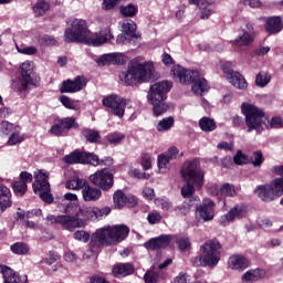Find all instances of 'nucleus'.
<instances>
[{
  "instance_id": "473e14b6",
  "label": "nucleus",
  "mask_w": 283,
  "mask_h": 283,
  "mask_svg": "<svg viewBox=\"0 0 283 283\" xmlns=\"http://www.w3.org/2000/svg\"><path fill=\"white\" fill-rule=\"evenodd\" d=\"M124 34H127L130 39H140V34L136 33V23L134 21L124 22L122 25Z\"/></svg>"
},
{
  "instance_id": "c9c22d12",
  "label": "nucleus",
  "mask_w": 283,
  "mask_h": 283,
  "mask_svg": "<svg viewBox=\"0 0 283 283\" xmlns=\"http://www.w3.org/2000/svg\"><path fill=\"white\" fill-rule=\"evenodd\" d=\"M174 123H175L174 117L171 116L166 117L157 123L156 129L157 132H169V129L174 127Z\"/></svg>"
},
{
  "instance_id": "49530a36",
  "label": "nucleus",
  "mask_w": 283,
  "mask_h": 283,
  "mask_svg": "<svg viewBox=\"0 0 283 283\" xmlns=\"http://www.w3.org/2000/svg\"><path fill=\"white\" fill-rule=\"evenodd\" d=\"M111 212H112V209H109V207H104L101 209L93 207V220H101V218L105 216H109Z\"/></svg>"
},
{
  "instance_id": "423d86ee",
  "label": "nucleus",
  "mask_w": 283,
  "mask_h": 283,
  "mask_svg": "<svg viewBox=\"0 0 283 283\" xmlns=\"http://www.w3.org/2000/svg\"><path fill=\"white\" fill-rule=\"evenodd\" d=\"M241 114L245 116L248 132L262 134L264 129H269V118L264 115V111H262V108L244 102L241 104Z\"/></svg>"
},
{
  "instance_id": "a19ab883",
  "label": "nucleus",
  "mask_w": 283,
  "mask_h": 283,
  "mask_svg": "<svg viewBox=\"0 0 283 283\" xmlns=\"http://www.w3.org/2000/svg\"><path fill=\"white\" fill-rule=\"evenodd\" d=\"M11 251L15 255H25L30 251V248L24 242H17L11 245Z\"/></svg>"
},
{
  "instance_id": "7ed1b4c3",
  "label": "nucleus",
  "mask_w": 283,
  "mask_h": 283,
  "mask_svg": "<svg viewBox=\"0 0 283 283\" xmlns=\"http://www.w3.org/2000/svg\"><path fill=\"white\" fill-rule=\"evenodd\" d=\"M129 235V228L127 226L104 227L96 230L91 238L92 249L96 247H114L118 242H123Z\"/></svg>"
},
{
  "instance_id": "b1692460",
  "label": "nucleus",
  "mask_w": 283,
  "mask_h": 283,
  "mask_svg": "<svg viewBox=\"0 0 283 283\" xmlns=\"http://www.w3.org/2000/svg\"><path fill=\"white\" fill-rule=\"evenodd\" d=\"M113 200L115 207H125L127 205L128 207H136L138 205V200H136L135 197H127L125 196V192L123 190H117L113 195Z\"/></svg>"
},
{
  "instance_id": "7c9ffc66",
  "label": "nucleus",
  "mask_w": 283,
  "mask_h": 283,
  "mask_svg": "<svg viewBox=\"0 0 283 283\" xmlns=\"http://www.w3.org/2000/svg\"><path fill=\"white\" fill-rule=\"evenodd\" d=\"M86 185L87 180L80 177H73L66 181L65 187L71 191H81V189L83 190Z\"/></svg>"
},
{
  "instance_id": "09e8293b",
  "label": "nucleus",
  "mask_w": 283,
  "mask_h": 283,
  "mask_svg": "<svg viewBox=\"0 0 283 283\" xmlns=\"http://www.w3.org/2000/svg\"><path fill=\"white\" fill-rule=\"evenodd\" d=\"M106 139L111 145H118L125 139V135L123 133H112L107 135Z\"/></svg>"
},
{
  "instance_id": "412c9836",
  "label": "nucleus",
  "mask_w": 283,
  "mask_h": 283,
  "mask_svg": "<svg viewBox=\"0 0 283 283\" xmlns=\"http://www.w3.org/2000/svg\"><path fill=\"white\" fill-rule=\"evenodd\" d=\"M102 196L103 191H101L98 188L90 186L88 182H86L82 189V198L84 202H98Z\"/></svg>"
},
{
  "instance_id": "bf43d9fd",
  "label": "nucleus",
  "mask_w": 283,
  "mask_h": 283,
  "mask_svg": "<svg viewBox=\"0 0 283 283\" xmlns=\"http://www.w3.org/2000/svg\"><path fill=\"white\" fill-rule=\"evenodd\" d=\"M140 165L145 171L151 169V154H144L142 156Z\"/></svg>"
},
{
  "instance_id": "ea45409f",
  "label": "nucleus",
  "mask_w": 283,
  "mask_h": 283,
  "mask_svg": "<svg viewBox=\"0 0 283 283\" xmlns=\"http://www.w3.org/2000/svg\"><path fill=\"white\" fill-rule=\"evenodd\" d=\"M271 83V75L264 71H261L255 77V84L258 87H266Z\"/></svg>"
},
{
  "instance_id": "5fc2aeb1",
  "label": "nucleus",
  "mask_w": 283,
  "mask_h": 283,
  "mask_svg": "<svg viewBox=\"0 0 283 283\" xmlns=\"http://www.w3.org/2000/svg\"><path fill=\"white\" fill-rule=\"evenodd\" d=\"M191 209V205L189 202H184L180 206H177L174 211L177 213V216H187L189 213V210Z\"/></svg>"
},
{
  "instance_id": "1a4fd4ad",
  "label": "nucleus",
  "mask_w": 283,
  "mask_h": 283,
  "mask_svg": "<svg viewBox=\"0 0 283 283\" xmlns=\"http://www.w3.org/2000/svg\"><path fill=\"white\" fill-rule=\"evenodd\" d=\"M66 165H93V167H98V165H107L106 163H112L111 158L106 160H99L98 156L93 153L78 151L75 150L63 158Z\"/></svg>"
},
{
  "instance_id": "774afa93",
  "label": "nucleus",
  "mask_w": 283,
  "mask_h": 283,
  "mask_svg": "<svg viewBox=\"0 0 283 283\" xmlns=\"http://www.w3.org/2000/svg\"><path fill=\"white\" fill-rule=\"evenodd\" d=\"M42 45H56V39L52 35H44L41 38Z\"/></svg>"
},
{
  "instance_id": "c85d7f7f",
  "label": "nucleus",
  "mask_w": 283,
  "mask_h": 283,
  "mask_svg": "<svg viewBox=\"0 0 283 283\" xmlns=\"http://www.w3.org/2000/svg\"><path fill=\"white\" fill-rule=\"evenodd\" d=\"M266 277V271L262 269H253L247 271L241 280L242 282H260V280H264Z\"/></svg>"
},
{
  "instance_id": "3c124183",
  "label": "nucleus",
  "mask_w": 283,
  "mask_h": 283,
  "mask_svg": "<svg viewBox=\"0 0 283 283\" xmlns=\"http://www.w3.org/2000/svg\"><path fill=\"white\" fill-rule=\"evenodd\" d=\"M81 207H78L76 203H72V202H69L66 203L65 208H64V213L66 216H76V218H78V209Z\"/></svg>"
},
{
  "instance_id": "f704fd0d",
  "label": "nucleus",
  "mask_w": 283,
  "mask_h": 283,
  "mask_svg": "<svg viewBox=\"0 0 283 283\" xmlns=\"http://www.w3.org/2000/svg\"><path fill=\"white\" fill-rule=\"evenodd\" d=\"M50 10V3L45 0H38L33 6V12L35 17H43Z\"/></svg>"
},
{
  "instance_id": "0eeeda50",
  "label": "nucleus",
  "mask_w": 283,
  "mask_h": 283,
  "mask_svg": "<svg viewBox=\"0 0 283 283\" xmlns=\"http://www.w3.org/2000/svg\"><path fill=\"white\" fill-rule=\"evenodd\" d=\"M154 76V63L146 62L144 64H133L129 66L128 72H124L119 75L120 81L129 85H138V83H145Z\"/></svg>"
},
{
  "instance_id": "864d4df0",
  "label": "nucleus",
  "mask_w": 283,
  "mask_h": 283,
  "mask_svg": "<svg viewBox=\"0 0 283 283\" xmlns=\"http://www.w3.org/2000/svg\"><path fill=\"white\" fill-rule=\"evenodd\" d=\"M120 12L124 17H135L138 12V8L134 4H128L126 7H122Z\"/></svg>"
},
{
  "instance_id": "c756f323",
  "label": "nucleus",
  "mask_w": 283,
  "mask_h": 283,
  "mask_svg": "<svg viewBox=\"0 0 283 283\" xmlns=\"http://www.w3.org/2000/svg\"><path fill=\"white\" fill-rule=\"evenodd\" d=\"M132 273H134V265L129 263H120L113 268V275L115 277H125L132 275Z\"/></svg>"
},
{
  "instance_id": "9b49d317",
  "label": "nucleus",
  "mask_w": 283,
  "mask_h": 283,
  "mask_svg": "<svg viewBox=\"0 0 283 283\" xmlns=\"http://www.w3.org/2000/svg\"><path fill=\"white\" fill-rule=\"evenodd\" d=\"M92 185L102 189V191H109L114 187V175L107 168L97 170L90 176Z\"/></svg>"
},
{
  "instance_id": "58836bf2",
  "label": "nucleus",
  "mask_w": 283,
  "mask_h": 283,
  "mask_svg": "<svg viewBox=\"0 0 283 283\" xmlns=\"http://www.w3.org/2000/svg\"><path fill=\"white\" fill-rule=\"evenodd\" d=\"M25 138L21 135V127L15 126L13 133L9 137L8 145H19V143H23Z\"/></svg>"
},
{
  "instance_id": "72a5a7b5",
  "label": "nucleus",
  "mask_w": 283,
  "mask_h": 283,
  "mask_svg": "<svg viewBox=\"0 0 283 283\" xmlns=\"http://www.w3.org/2000/svg\"><path fill=\"white\" fill-rule=\"evenodd\" d=\"M199 127L202 132H216L218 126L216 125V120L210 117H202L199 120Z\"/></svg>"
},
{
  "instance_id": "2eb2a0df",
  "label": "nucleus",
  "mask_w": 283,
  "mask_h": 283,
  "mask_svg": "<svg viewBox=\"0 0 283 283\" xmlns=\"http://www.w3.org/2000/svg\"><path fill=\"white\" fill-rule=\"evenodd\" d=\"M172 77L182 85H191L192 78H197L198 71L187 70L180 65H175L171 69Z\"/></svg>"
},
{
  "instance_id": "f3484780",
  "label": "nucleus",
  "mask_w": 283,
  "mask_h": 283,
  "mask_svg": "<svg viewBox=\"0 0 283 283\" xmlns=\"http://www.w3.org/2000/svg\"><path fill=\"white\" fill-rule=\"evenodd\" d=\"M87 85V81L83 76H76L74 80H66L60 88L61 94H74L81 92Z\"/></svg>"
},
{
  "instance_id": "4468645a",
  "label": "nucleus",
  "mask_w": 283,
  "mask_h": 283,
  "mask_svg": "<svg viewBox=\"0 0 283 283\" xmlns=\"http://www.w3.org/2000/svg\"><path fill=\"white\" fill-rule=\"evenodd\" d=\"M104 107H108L114 116L123 118L125 116V108H123V97L118 95H108L102 101Z\"/></svg>"
},
{
  "instance_id": "6ab92c4d",
  "label": "nucleus",
  "mask_w": 283,
  "mask_h": 283,
  "mask_svg": "<svg viewBox=\"0 0 283 283\" xmlns=\"http://www.w3.org/2000/svg\"><path fill=\"white\" fill-rule=\"evenodd\" d=\"M261 21H264V30L268 34H277L282 32V18L274 15V17H264L261 18Z\"/></svg>"
},
{
  "instance_id": "39448f33",
  "label": "nucleus",
  "mask_w": 283,
  "mask_h": 283,
  "mask_svg": "<svg viewBox=\"0 0 283 283\" xmlns=\"http://www.w3.org/2000/svg\"><path fill=\"white\" fill-rule=\"evenodd\" d=\"M171 87H174V83L167 80L157 82L150 86L148 101L153 105L156 116H163L169 109V104L165 103V101H167V94L171 92Z\"/></svg>"
},
{
  "instance_id": "5701e85b",
  "label": "nucleus",
  "mask_w": 283,
  "mask_h": 283,
  "mask_svg": "<svg viewBox=\"0 0 283 283\" xmlns=\"http://www.w3.org/2000/svg\"><path fill=\"white\" fill-rule=\"evenodd\" d=\"M125 63V55L123 53H107L98 57V65H120Z\"/></svg>"
},
{
  "instance_id": "79ce46f5",
  "label": "nucleus",
  "mask_w": 283,
  "mask_h": 283,
  "mask_svg": "<svg viewBox=\"0 0 283 283\" xmlns=\"http://www.w3.org/2000/svg\"><path fill=\"white\" fill-rule=\"evenodd\" d=\"M82 134L88 143H98V140H101V135L95 129L86 128Z\"/></svg>"
},
{
  "instance_id": "f03ea898",
  "label": "nucleus",
  "mask_w": 283,
  "mask_h": 283,
  "mask_svg": "<svg viewBox=\"0 0 283 283\" xmlns=\"http://www.w3.org/2000/svg\"><path fill=\"white\" fill-rule=\"evenodd\" d=\"M181 178L186 185L181 188V196L184 198H191L197 189H202L205 185V170L200 168V160H187L180 170Z\"/></svg>"
},
{
  "instance_id": "bb28decb",
  "label": "nucleus",
  "mask_w": 283,
  "mask_h": 283,
  "mask_svg": "<svg viewBox=\"0 0 283 283\" xmlns=\"http://www.w3.org/2000/svg\"><path fill=\"white\" fill-rule=\"evenodd\" d=\"M59 224H61L63 229H67L69 231H72V229H76L78 227H83V222L78 218L70 214L60 216Z\"/></svg>"
},
{
  "instance_id": "e2e57ef3",
  "label": "nucleus",
  "mask_w": 283,
  "mask_h": 283,
  "mask_svg": "<svg viewBox=\"0 0 283 283\" xmlns=\"http://www.w3.org/2000/svg\"><path fill=\"white\" fill-rule=\"evenodd\" d=\"M157 207H160L163 211H169L174 207L169 200L166 199H156Z\"/></svg>"
},
{
  "instance_id": "680f3d73",
  "label": "nucleus",
  "mask_w": 283,
  "mask_h": 283,
  "mask_svg": "<svg viewBox=\"0 0 283 283\" xmlns=\"http://www.w3.org/2000/svg\"><path fill=\"white\" fill-rule=\"evenodd\" d=\"M133 40L134 38H129L127 33L123 32L122 34L117 35L116 43L118 45H127V43H132Z\"/></svg>"
},
{
  "instance_id": "37998d69",
  "label": "nucleus",
  "mask_w": 283,
  "mask_h": 283,
  "mask_svg": "<svg viewBox=\"0 0 283 283\" xmlns=\"http://www.w3.org/2000/svg\"><path fill=\"white\" fill-rule=\"evenodd\" d=\"M158 169L161 174H166L167 169H168V165L169 163H171V159L165 155V154H161L158 156Z\"/></svg>"
},
{
  "instance_id": "0e129e2a",
  "label": "nucleus",
  "mask_w": 283,
  "mask_h": 283,
  "mask_svg": "<svg viewBox=\"0 0 283 283\" xmlns=\"http://www.w3.org/2000/svg\"><path fill=\"white\" fill-rule=\"evenodd\" d=\"M74 239L80 240V242H87L90 240V233L78 230L74 233Z\"/></svg>"
},
{
  "instance_id": "20e7f679",
  "label": "nucleus",
  "mask_w": 283,
  "mask_h": 283,
  "mask_svg": "<svg viewBox=\"0 0 283 283\" xmlns=\"http://www.w3.org/2000/svg\"><path fill=\"white\" fill-rule=\"evenodd\" d=\"M272 172L282 177L274 178L270 184L260 185L254 189L255 196L263 202H273L283 196V166H274Z\"/></svg>"
},
{
  "instance_id": "052dcab7",
  "label": "nucleus",
  "mask_w": 283,
  "mask_h": 283,
  "mask_svg": "<svg viewBox=\"0 0 283 283\" xmlns=\"http://www.w3.org/2000/svg\"><path fill=\"white\" fill-rule=\"evenodd\" d=\"M262 163H263L262 151H260V150L254 151L252 155V165L254 167H261Z\"/></svg>"
},
{
  "instance_id": "338daca9",
  "label": "nucleus",
  "mask_w": 283,
  "mask_h": 283,
  "mask_svg": "<svg viewBox=\"0 0 283 283\" xmlns=\"http://www.w3.org/2000/svg\"><path fill=\"white\" fill-rule=\"evenodd\" d=\"M207 191H208V193H210V196H217L218 198H220V188L218 187V185L210 184L207 187Z\"/></svg>"
},
{
  "instance_id": "4c0bfd02",
  "label": "nucleus",
  "mask_w": 283,
  "mask_h": 283,
  "mask_svg": "<svg viewBox=\"0 0 283 283\" xmlns=\"http://www.w3.org/2000/svg\"><path fill=\"white\" fill-rule=\"evenodd\" d=\"M60 125L62 127V129L64 130V134H66V132L69 129H76L78 127V124L76 123V119L74 117H65L60 119Z\"/></svg>"
},
{
  "instance_id": "aec40b11",
  "label": "nucleus",
  "mask_w": 283,
  "mask_h": 283,
  "mask_svg": "<svg viewBox=\"0 0 283 283\" xmlns=\"http://www.w3.org/2000/svg\"><path fill=\"white\" fill-rule=\"evenodd\" d=\"M170 242H171V237L167 234H163L160 237L150 239L144 244V247L145 249H148L150 251H158L159 249H165L169 247Z\"/></svg>"
},
{
  "instance_id": "a211bd4d",
  "label": "nucleus",
  "mask_w": 283,
  "mask_h": 283,
  "mask_svg": "<svg viewBox=\"0 0 283 283\" xmlns=\"http://www.w3.org/2000/svg\"><path fill=\"white\" fill-rule=\"evenodd\" d=\"M242 32L243 33L233 41V44L237 45L238 48H244V46L251 45V43L255 41V31L252 24L248 23L245 25V29L242 30Z\"/></svg>"
},
{
  "instance_id": "9d476101",
  "label": "nucleus",
  "mask_w": 283,
  "mask_h": 283,
  "mask_svg": "<svg viewBox=\"0 0 283 283\" xmlns=\"http://www.w3.org/2000/svg\"><path fill=\"white\" fill-rule=\"evenodd\" d=\"M35 181L33 182V191L38 193L44 202L51 205L53 202L52 195H50V181H48V172L39 170L34 172Z\"/></svg>"
},
{
  "instance_id": "13d9d810",
  "label": "nucleus",
  "mask_w": 283,
  "mask_h": 283,
  "mask_svg": "<svg viewBox=\"0 0 283 283\" xmlns=\"http://www.w3.org/2000/svg\"><path fill=\"white\" fill-rule=\"evenodd\" d=\"M145 283H158V273L154 270H148L144 275Z\"/></svg>"
},
{
  "instance_id": "603ef678",
  "label": "nucleus",
  "mask_w": 283,
  "mask_h": 283,
  "mask_svg": "<svg viewBox=\"0 0 283 283\" xmlns=\"http://www.w3.org/2000/svg\"><path fill=\"white\" fill-rule=\"evenodd\" d=\"M60 101L67 109H74L75 112L78 111V105H76V103H74L70 97L62 95Z\"/></svg>"
},
{
  "instance_id": "a18cd8bd",
  "label": "nucleus",
  "mask_w": 283,
  "mask_h": 283,
  "mask_svg": "<svg viewBox=\"0 0 283 283\" xmlns=\"http://www.w3.org/2000/svg\"><path fill=\"white\" fill-rule=\"evenodd\" d=\"M83 218V220H94L93 207L80 208L77 210V220Z\"/></svg>"
},
{
  "instance_id": "393cba45",
  "label": "nucleus",
  "mask_w": 283,
  "mask_h": 283,
  "mask_svg": "<svg viewBox=\"0 0 283 283\" xmlns=\"http://www.w3.org/2000/svg\"><path fill=\"white\" fill-rule=\"evenodd\" d=\"M249 264L251 262L247 256L235 254L229 258L228 265L233 271H244L245 269H249Z\"/></svg>"
},
{
  "instance_id": "6e6552de",
  "label": "nucleus",
  "mask_w": 283,
  "mask_h": 283,
  "mask_svg": "<svg viewBox=\"0 0 283 283\" xmlns=\"http://www.w3.org/2000/svg\"><path fill=\"white\" fill-rule=\"evenodd\" d=\"M220 249L222 245L218 240H210L201 245V254L192 259L195 266H217L220 262Z\"/></svg>"
},
{
  "instance_id": "2f4dec72",
  "label": "nucleus",
  "mask_w": 283,
  "mask_h": 283,
  "mask_svg": "<svg viewBox=\"0 0 283 283\" xmlns=\"http://www.w3.org/2000/svg\"><path fill=\"white\" fill-rule=\"evenodd\" d=\"M244 217V208L240 205L234 206L230 209V211L224 216L227 222H233V220H238Z\"/></svg>"
},
{
  "instance_id": "69168bd1",
  "label": "nucleus",
  "mask_w": 283,
  "mask_h": 283,
  "mask_svg": "<svg viewBox=\"0 0 283 283\" xmlns=\"http://www.w3.org/2000/svg\"><path fill=\"white\" fill-rule=\"evenodd\" d=\"M147 220L149 224H158L163 220V216H160L158 212H151L148 214Z\"/></svg>"
},
{
  "instance_id": "f257e3e1",
  "label": "nucleus",
  "mask_w": 283,
  "mask_h": 283,
  "mask_svg": "<svg viewBox=\"0 0 283 283\" xmlns=\"http://www.w3.org/2000/svg\"><path fill=\"white\" fill-rule=\"evenodd\" d=\"M109 39H114L111 31L92 36L90 29H87V21L82 19L73 20L71 28L66 29L64 33L65 43H85L86 45H94L95 48L107 43Z\"/></svg>"
},
{
  "instance_id": "4d7b16f0",
  "label": "nucleus",
  "mask_w": 283,
  "mask_h": 283,
  "mask_svg": "<svg viewBox=\"0 0 283 283\" xmlns=\"http://www.w3.org/2000/svg\"><path fill=\"white\" fill-rule=\"evenodd\" d=\"M14 124L8 122V120H3L1 122L0 125V132L1 134H4V136H8V134H10L11 132H14Z\"/></svg>"
},
{
  "instance_id": "cd10ccee",
  "label": "nucleus",
  "mask_w": 283,
  "mask_h": 283,
  "mask_svg": "<svg viewBox=\"0 0 283 283\" xmlns=\"http://www.w3.org/2000/svg\"><path fill=\"white\" fill-rule=\"evenodd\" d=\"M12 193L10 189L3 185H0V211L3 213L6 209L12 207Z\"/></svg>"
},
{
  "instance_id": "dca6fc26",
  "label": "nucleus",
  "mask_w": 283,
  "mask_h": 283,
  "mask_svg": "<svg viewBox=\"0 0 283 283\" xmlns=\"http://www.w3.org/2000/svg\"><path fill=\"white\" fill-rule=\"evenodd\" d=\"M222 72L226 74V78L237 87V90H247L249 84L242 74L229 69L226 64L222 65Z\"/></svg>"
},
{
  "instance_id": "e433bc0d",
  "label": "nucleus",
  "mask_w": 283,
  "mask_h": 283,
  "mask_svg": "<svg viewBox=\"0 0 283 283\" xmlns=\"http://www.w3.org/2000/svg\"><path fill=\"white\" fill-rule=\"evenodd\" d=\"M238 191L235 190V186L231 184H224L220 188V198H233V196H237Z\"/></svg>"
},
{
  "instance_id": "de8ad7c7",
  "label": "nucleus",
  "mask_w": 283,
  "mask_h": 283,
  "mask_svg": "<svg viewBox=\"0 0 283 283\" xmlns=\"http://www.w3.org/2000/svg\"><path fill=\"white\" fill-rule=\"evenodd\" d=\"M176 244L181 251H187L191 248V241L187 237H177Z\"/></svg>"
},
{
  "instance_id": "a878e982",
  "label": "nucleus",
  "mask_w": 283,
  "mask_h": 283,
  "mask_svg": "<svg viewBox=\"0 0 283 283\" xmlns=\"http://www.w3.org/2000/svg\"><path fill=\"white\" fill-rule=\"evenodd\" d=\"M2 277L4 283H28V275L19 276L14 270L7 265L2 268Z\"/></svg>"
},
{
  "instance_id": "f8f14e48",
  "label": "nucleus",
  "mask_w": 283,
  "mask_h": 283,
  "mask_svg": "<svg viewBox=\"0 0 283 283\" xmlns=\"http://www.w3.org/2000/svg\"><path fill=\"white\" fill-rule=\"evenodd\" d=\"M34 62L25 61L20 65V72L22 80L17 83L18 92H25L28 90V85H35L34 83Z\"/></svg>"
},
{
  "instance_id": "ddd939ff",
  "label": "nucleus",
  "mask_w": 283,
  "mask_h": 283,
  "mask_svg": "<svg viewBox=\"0 0 283 283\" xmlns=\"http://www.w3.org/2000/svg\"><path fill=\"white\" fill-rule=\"evenodd\" d=\"M196 218L202 222H211L216 218V202L209 198H205L202 203L196 209Z\"/></svg>"
},
{
  "instance_id": "4be33fe9",
  "label": "nucleus",
  "mask_w": 283,
  "mask_h": 283,
  "mask_svg": "<svg viewBox=\"0 0 283 283\" xmlns=\"http://www.w3.org/2000/svg\"><path fill=\"white\" fill-rule=\"evenodd\" d=\"M191 91L196 96H202V94L209 92V83L205 77L200 76V73L197 71V76L191 80Z\"/></svg>"
},
{
  "instance_id": "c03bdc74",
  "label": "nucleus",
  "mask_w": 283,
  "mask_h": 283,
  "mask_svg": "<svg viewBox=\"0 0 283 283\" xmlns=\"http://www.w3.org/2000/svg\"><path fill=\"white\" fill-rule=\"evenodd\" d=\"M15 48H17V51L19 52V54H25L27 56H34V54H36V52H39L36 46H25L23 44H21V45L15 44Z\"/></svg>"
},
{
  "instance_id": "6e6d98bb",
  "label": "nucleus",
  "mask_w": 283,
  "mask_h": 283,
  "mask_svg": "<svg viewBox=\"0 0 283 283\" xmlns=\"http://www.w3.org/2000/svg\"><path fill=\"white\" fill-rule=\"evenodd\" d=\"M234 165H247L249 163V156L242 154V150H238L233 157Z\"/></svg>"
},
{
  "instance_id": "8fccbe9b",
  "label": "nucleus",
  "mask_w": 283,
  "mask_h": 283,
  "mask_svg": "<svg viewBox=\"0 0 283 283\" xmlns=\"http://www.w3.org/2000/svg\"><path fill=\"white\" fill-rule=\"evenodd\" d=\"M13 191L17 196H23L28 191V185H25V181L18 180L13 184Z\"/></svg>"
}]
</instances>
